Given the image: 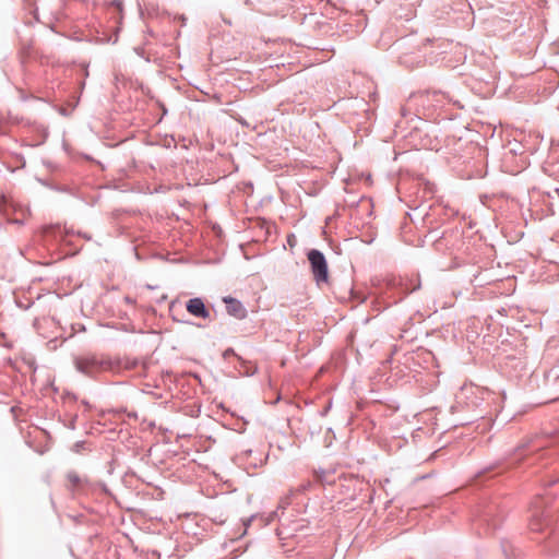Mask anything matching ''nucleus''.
<instances>
[{"mask_svg": "<svg viewBox=\"0 0 559 559\" xmlns=\"http://www.w3.org/2000/svg\"><path fill=\"white\" fill-rule=\"evenodd\" d=\"M67 479L69 483V487L72 490L81 488L83 484V479L74 472H71L67 475Z\"/></svg>", "mask_w": 559, "mask_h": 559, "instance_id": "5", "label": "nucleus"}, {"mask_svg": "<svg viewBox=\"0 0 559 559\" xmlns=\"http://www.w3.org/2000/svg\"><path fill=\"white\" fill-rule=\"evenodd\" d=\"M224 302L227 306V312L238 319H241L246 316V309L242 307L241 302L231 298L225 297Z\"/></svg>", "mask_w": 559, "mask_h": 559, "instance_id": "4", "label": "nucleus"}, {"mask_svg": "<svg viewBox=\"0 0 559 559\" xmlns=\"http://www.w3.org/2000/svg\"><path fill=\"white\" fill-rule=\"evenodd\" d=\"M75 367L85 374H93L99 369V362L93 356H82L75 359Z\"/></svg>", "mask_w": 559, "mask_h": 559, "instance_id": "2", "label": "nucleus"}, {"mask_svg": "<svg viewBox=\"0 0 559 559\" xmlns=\"http://www.w3.org/2000/svg\"><path fill=\"white\" fill-rule=\"evenodd\" d=\"M308 260L316 281L318 283L328 282L329 272L324 255L319 250L312 249L308 252Z\"/></svg>", "mask_w": 559, "mask_h": 559, "instance_id": "1", "label": "nucleus"}, {"mask_svg": "<svg viewBox=\"0 0 559 559\" xmlns=\"http://www.w3.org/2000/svg\"><path fill=\"white\" fill-rule=\"evenodd\" d=\"M186 308L190 314L197 318L207 319L210 317V311L206 309L201 298H192L188 300Z\"/></svg>", "mask_w": 559, "mask_h": 559, "instance_id": "3", "label": "nucleus"}, {"mask_svg": "<svg viewBox=\"0 0 559 559\" xmlns=\"http://www.w3.org/2000/svg\"><path fill=\"white\" fill-rule=\"evenodd\" d=\"M537 515H538V510L533 511V514H532V520L530 522V527L531 530L533 531H540L542 530V525L539 522H537Z\"/></svg>", "mask_w": 559, "mask_h": 559, "instance_id": "6", "label": "nucleus"}, {"mask_svg": "<svg viewBox=\"0 0 559 559\" xmlns=\"http://www.w3.org/2000/svg\"><path fill=\"white\" fill-rule=\"evenodd\" d=\"M539 502H542V499L538 498L536 501H534L533 508H537L538 509L539 506H537V503H539Z\"/></svg>", "mask_w": 559, "mask_h": 559, "instance_id": "7", "label": "nucleus"}]
</instances>
